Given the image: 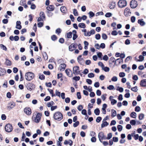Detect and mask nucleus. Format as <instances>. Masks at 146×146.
<instances>
[{
	"instance_id": "1",
	"label": "nucleus",
	"mask_w": 146,
	"mask_h": 146,
	"mask_svg": "<svg viewBox=\"0 0 146 146\" xmlns=\"http://www.w3.org/2000/svg\"><path fill=\"white\" fill-rule=\"evenodd\" d=\"M35 77L34 74L31 72H28L25 74V78L26 80L28 81L31 80Z\"/></svg>"
},
{
	"instance_id": "2",
	"label": "nucleus",
	"mask_w": 146,
	"mask_h": 146,
	"mask_svg": "<svg viewBox=\"0 0 146 146\" xmlns=\"http://www.w3.org/2000/svg\"><path fill=\"white\" fill-rule=\"evenodd\" d=\"M54 118L55 120L60 121L62 119L63 115L60 112L58 111L54 114Z\"/></svg>"
},
{
	"instance_id": "3",
	"label": "nucleus",
	"mask_w": 146,
	"mask_h": 146,
	"mask_svg": "<svg viewBox=\"0 0 146 146\" xmlns=\"http://www.w3.org/2000/svg\"><path fill=\"white\" fill-rule=\"evenodd\" d=\"M127 5V2L125 0H119L118 3V6L121 8L125 7Z\"/></svg>"
},
{
	"instance_id": "4",
	"label": "nucleus",
	"mask_w": 146,
	"mask_h": 146,
	"mask_svg": "<svg viewBox=\"0 0 146 146\" xmlns=\"http://www.w3.org/2000/svg\"><path fill=\"white\" fill-rule=\"evenodd\" d=\"M80 71L79 70V66H75L73 68L72 74L75 75H77L78 74H80L81 76L82 74H80Z\"/></svg>"
},
{
	"instance_id": "5",
	"label": "nucleus",
	"mask_w": 146,
	"mask_h": 146,
	"mask_svg": "<svg viewBox=\"0 0 146 146\" xmlns=\"http://www.w3.org/2000/svg\"><path fill=\"white\" fill-rule=\"evenodd\" d=\"M15 106V103L10 102L7 104V107L8 110H10L11 109L13 108Z\"/></svg>"
},
{
	"instance_id": "6",
	"label": "nucleus",
	"mask_w": 146,
	"mask_h": 146,
	"mask_svg": "<svg viewBox=\"0 0 146 146\" xmlns=\"http://www.w3.org/2000/svg\"><path fill=\"white\" fill-rule=\"evenodd\" d=\"M130 5L131 8H135L137 6V2L136 1L132 0L130 2Z\"/></svg>"
},
{
	"instance_id": "7",
	"label": "nucleus",
	"mask_w": 146,
	"mask_h": 146,
	"mask_svg": "<svg viewBox=\"0 0 146 146\" xmlns=\"http://www.w3.org/2000/svg\"><path fill=\"white\" fill-rule=\"evenodd\" d=\"M41 114L40 113H38L37 114L36 117H35V119L34 120L35 122L36 123H38L40 121Z\"/></svg>"
},
{
	"instance_id": "8",
	"label": "nucleus",
	"mask_w": 146,
	"mask_h": 146,
	"mask_svg": "<svg viewBox=\"0 0 146 146\" xmlns=\"http://www.w3.org/2000/svg\"><path fill=\"white\" fill-rule=\"evenodd\" d=\"M24 112L28 115H30L31 113V109L29 108H25L24 110Z\"/></svg>"
},
{
	"instance_id": "9",
	"label": "nucleus",
	"mask_w": 146,
	"mask_h": 146,
	"mask_svg": "<svg viewBox=\"0 0 146 146\" xmlns=\"http://www.w3.org/2000/svg\"><path fill=\"white\" fill-rule=\"evenodd\" d=\"M131 13L130 12V10L129 8H126L124 10V15L126 17H128L130 15Z\"/></svg>"
},
{
	"instance_id": "10",
	"label": "nucleus",
	"mask_w": 146,
	"mask_h": 146,
	"mask_svg": "<svg viewBox=\"0 0 146 146\" xmlns=\"http://www.w3.org/2000/svg\"><path fill=\"white\" fill-rule=\"evenodd\" d=\"M65 72L67 75L70 77L72 76V73L71 70L69 69H67L65 70Z\"/></svg>"
},
{
	"instance_id": "11",
	"label": "nucleus",
	"mask_w": 146,
	"mask_h": 146,
	"mask_svg": "<svg viewBox=\"0 0 146 146\" xmlns=\"http://www.w3.org/2000/svg\"><path fill=\"white\" fill-rule=\"evenodd\" d=\"M66 67V65L64 64H60L59 67V70L61 71H62L64 70Z\"/></svg>"
},
{
	"instance_id": "12",
	"label": "nucleus",
	"mask_w": 146,
	"mask_h": 146,
	"mask_svg": "<svg viewBox=\"0 0 146 146\" xmlns=\"http://www.w3.org/2000/svg\"><path fill=\"white\" fill-rule=\"evenodd\" d=\"M137 22L141 26H144L146 24L145 22L144 21L143 19L138 20Z\"/></svg>"
},
{
	"instance_id": "13",
	"label": "nucleus",
	"mask_w": 146,
	"mask_h": 146,
	"mask_svg": "<svg viewBox=\"0 0 146 146\" xmlns=\"http://www.w3.org/2000/svg\"><path fill=\"white\" fill-rule=\"evenodd\" d=\"M98 137L99 140L101 142H102L101 140L104 139H105L104 133L102 132L99 133L98 134Z\"/></svg>"
},
{
	"instance_id": "14",
	"label": "nucleus",
	"mask_w": 146,
	"mask_h": 146,
	"mask_svg": "<svg viewBox=\"0 0 146 146\" xmlns=\"http://www.w3.org/2000/svg\"><path fill=\"white\" fill-rule=\"evenodd\" d=\"M115 2H111L109 5V7L110 9H113L115 7Z\"/></svg>"
},
{
	"instance_id": "15",
	"label": "nucleus",
	"mask_w": 146,
	"mask_h": 146,
	"mask_svg": "<svg viewBox=\"0 0 146 146\" xmlns=\"http://www.w3.org/2000/svg\"><path fill=\"white\" fill-rule=\"evenodd\" d=\"M73 142L71 140H65L64 142V145H66L69 144L70 146H72V145Z\"/></svg>"
},
{
	"instance_id": "16",
	"label": "nucleus",
	"mask_w": 146,
	"mask_h": 146,
	"mask_svg": "<svg viewBox=\"0 0 146 146\" xmlns=\"http://www.w3.org/2000/svg\"><path fill=\"white\" fill-rule=\"evenodd\" d=\"M21 22L20 21H17L16 23V28L19 29H20L22 28L21 26Z\"/></svg>"
},
{
	"instance_id": "17",
	"label": "nucleus",
	"mask_w": 146,
	"mask_h": 146,
	"mask_svg": "<svg viewBox=\"0 0 146 146\" xmlns=\"http://www.w3.org/2000/svg\"><path fill=\"white\" fill-rule=\"evenodd\" d=\"M140 85L142 87L146 86V79L142 80L140 82Z\"/></svg>"
},
{
	"instance_id": "18",
	"label": "nucleus",
	"mask_w": 146,
	"mask_h": 146,
	"mask_svg": "<svg viewBox=\"0 0 146 146\" xmlns=\"http://www.w3.org/2000/svg\"><path fill=\"white\" fill-rule=\"evenodd\" d=\"M33 84L29 83L27 86V89L30 91H31L33 89Z\"/></svg>"
},
{
	"instance_id": "19",
	"label": "nucleus",
	"mask_w": 146,
	"mask_h": 146,
	"mask_svg": "<svg viewBox=\"0 0 146 146\" xmlns=\"http://www.w3.org/2000/svg\"><path fill=\"white\" fill-rule=\"evenodd\" d=\"M6 73L5 70L1 68H0V76H3L5 75Z\"/></svg>"
},
{
	"instance_id": "20",
	"label": "nucleus",
	"mask_w": 146,
	"mask_h": 146,
	"mask_svg": "<svg viewBox=\"0 0 146 146\" xmlns=\"http://www.w3.org/2000/svg\"><path fill=\"white\" fill-rule=\"evenodd\" d=\"M73 34V36L72 38L73 40H75L78 37V35L76 34V30H74L72 31Z\"/></svg>"
},
{
	"instance_id": "21",
	"label": "nucleus",
	"mask_w": 146,
	"mask_h": 146,
	"mask_svg": "<svg viewBox=\"0 0 146 146\" xmlns=\"http://www.w3.org/2000/svg\"><path fill=\"white\" fill-rule=\"evenodd\" d=\"M60 10L61 12L63 13H66V8L64 6L61 7L60 8Z\"/></svg>"
},
{
	"instance_id": "22",
	"label": "nucleus",
	"mask_w": 146,
	"mask_h": 146,
	"mask_svg": "<svg viewBox=\"0 0 146 146\" xmlns=\"http://www.w3.org/2000/svg\"><path fill=\"white\" fill-rule=\"evenodd\" d=\"M46 9L48 11H52L54 9V7L52 5H50L47 7Z\"/></svg>"
},
{
	"instance_id": "23",
	"label": "nucleus",
	"mask_w": 146,
	"mask_h": 146,
	"mask_svg": "<svg viewBox=\"0 0 146 146\" xmlns=\"http://www.w3.org/2000/svg\"><path fill=\"white\" fill-rule=\"evenodd\" d=\"M117 114L115 110L113 109L111 110V116L114 117L116 116Z\"/></svg>"
},
{
	"instance_id": "24",
	"label": "nucleus",
	"mask_w": 146,
	"mask_h": 146,
	"mask_svg": "<svg viewBox=\"0 0 146 146\" xmlns=\"http://www.w3.org/2000/svg\"><path fill=\"white\" fill-rule=\"evenodd\" d=\"M5 64L7 66H10L11 65V61L10 60H8V59L6 58V59Z\"/></svg>"
},
{
	"instance_id": "25",
	"label": "nucleus",
	"mask_w": 146,
	"mask_h": 146,
	"mask_svg": "<svg viewBox=\"0 0 146 146\" xmlns=\"http://www.w3.org/2000/svg\"><path fill=\"white\" fill-rule=\"evenodd\" d=\"M108 123L107 121H103L102 123L101 124V127H106L107 125H108Z\"/></svg>"
},
{
	"instance_id": "26",
	"label": "nucleus",
	"mask_w": 146,
	"mask_h": 146,
	"mask_svg": "<svg viewBox=\"0 0 146 146\" xmlns=\"http://www.w3.org/2000/svg\"><path fill=\"white\" fill-rule=\"evenodd\" d=\"M139 59L137 60V61H142L144 60V57L142 55H140L139 56Z\"/></svg>"
},
{
	"instance_id": "27",
	"label": "nucleus",
	"mask_w": 146,
	"mask_h": 146,
	"mask_svg": "<svg viewBox=\"0 0 146 146\" xmlns=\"http://www.w3.org/2000/svg\"><path fill=\"white\" fill-rule=\"evenodd\" d=\"M54 102L52 101H50V102H48L47 103V106L48 107H51L52 106L54 105Z\"/></svg>"
},
{
	"instance_id": "28",
	"label": "nucleus",
	"mask_w": 146,
	"mask_h": 146,
	"mask_svg": "<svg viewBox=\"0 0 146 146\" xmlns=\"http://www.w3.org/2000/svg\"><path fill=\"white\" fill-rule=\"evenodd\" d=\"M84 48L85 50H87L88 49V46L89 45V43L87 41H84Z\"/></svg>"
},
{
	"instance_id": "29",
	"label": "nucleus",
	"mask_w": 146,
	"mask_h": 146,
	"mask_svg": "<svg viewBox=\"0 0 146 146\" xmlns=\"http://www.w3.org/2000/svg\"><path fill=\"white\" fill-rule=\"evenodd\" d=\"M78 27L81 28H84L86 27V25L84 23H81L79 24Z\"/></svg>"
},
{
	"instance_id": "30",
	"label": "nucleus",
	"mask_w": 146,
	"mask_h": 146,
	"mask_svg": "<svg viewBox=\"0 0 146 146\" xmlns=\"http://www.w3.org/2000/svg\"><path fill=\"white\" fill-rule=\"evenodd\" d=\"M94 113L96 115H98L100 113V111L99 109L96 108L94 111Z\"/></svg>"
},
{
	"instance_id": "31",
	"label": "nucleus",
	"mask_w": 146,
	"mask_h": 146,
	"mask_svg": "<svg viewBox=\"0 0 146 146\" xmlns=\"http://www.w3.org/2000/svg\"><path fill=\"white\" fill-rule=\"evenodd\" d=\"M102 70H104L105 72H108L110 71V68L109 67H104V66L102 68Z\"/></svg>"
},
{
	"instance_id": "32",
	"label": "nucleus",
	"mask_w": 146,
	"mask_h": 146,
	"mask_svg": "<svg viewBox=\"0 0 146 146\" xmlns=\"http://www.w3.org/2000/svg\"><path fill=\"white\" fill-rule=\"evenodd\" d=\"M73 13L74 15L77 16L78 15V12L76 9H74L73 10Z\"/></svg>"
},
{
	"instance_id": "33",
	"label": "nucleus",
	"mask_w": 146,
	"mask_h": 146,
	"mask_svg": "<svg viewBox=\"0 0 146 146\" xmlns=\"http://www.w3.org/2000/svg\"><path fill=\"white\" fill-rule=\"evenodd\" d=\"M0 47L1 49L5 51L7 50V48L3 44H0Z\"/></svg>"
},
{
	"instance_id": "34",
	"label": "nucleus",
	"mask_w": 146,
	"mask_h": 146,
	"mask_svg": "<svg viewBox=\"0 0 146 146\" xmlns=\"http://www.w3.org/2000/svg\"><path fill=\"white\" fill-rule=\"evenodd\" d=\"M136 113L135 112H132L130 114L131 117L134 118L136 117Z\"/></svg>"
},
{
	"instance_id": "35",
	"label": "nucleus",
	"mask_w": 146,
	"mask_h": 146,
	"mask_svg": "<svg viewBox=\"0 0 146 146\" xmlns=\"http://www.w3.org/2000/svg\"><path fill=\"white\" fill-rule=\"evenodd\" d=\"M43 58L45 60H47L48 59V57L46 53L44 52L43 53Z\"/></svg>"
},
{
	"instance_id": "36",
	"label": "nucleus",
	"mask_w": 146,
	"mask_h": 146,
	"mask_svg": "<svg viewBox=\"0 0 146 146\" xmlns=\"http://www.w3.org/2000/svg\"><path fill=\"white\" fill-rule=\"evenodd\" d=\"M72 32H70L69 33H68L66 35V37L68 38H70L72 37Z\"/></svg>"
},
{
	"instance_id": "37",
	"label": "nucleus",
	"mask_w": 146,
	"mask_h": 146,
	"mask_svg": "<svg viewBox=\"0 0 146 146\" xmlns=\"http://www.w3.org/2000/svg\"><path fill=\"white\" fill-rule=\"evenodd\" d=\"M40 17L43 18V19H44L45 18V16L44 14V13L43 12H41L40 13Z\"/></svg>"
},
{
	"instance_id": "38",
	"label": "nucleus",
	"mask_w": 146,
	"mask_h": 146,
	"mask_svg": "<svg viewBox=\"0 0 146 146\" xmlns=\"http://www.w3.org/2000/svg\"><path fill=\"white\" fill-rule=\"evenodd\" d=\"M110 61L112 62H114L115 65L116 62L115 61V59L113 57H111L110 59Z\"/></svg>"
},
{
	"instance_id": "39",
	"label": "nucleus",
	"mask_w": 146,
	"mask_h": 146,
	"mask_svg": "<svg viewBox=\"0 0 146 146\" xmlns=\"http://www.w3.org/2000/svg\"><path fill=\"white\" fill-rule=\"evenodd\" d=\"M117 80V78L116 76H113L111 79V81L113 82H116Z\"/></svg>"
},
{
	"instance_id": "40",
	"label": "nucleus",
	"mask_w": 146,
	"mask_h": 146,
	"mask_svg": "<svg viewBox=\"0 0 146 146\" xmlns=\"http://www.w3.org/2000/svg\"><path fill=\"white\" fill-rule=\"evenodd\" d=\"M131 90L132 91H133V92H137V91H138V89H137V86H135V87L132 88L131 89Z\"/></svg>"
},
{
	"instance_id": "41",
	"label": "nucleus",
	"mask_w": 146,
	"mask_h": 146,
	"mask_svg": "<svg viewBox=\"0 0 146 146\" xmlns=\"http://www.w3.org/2000/svg\"><path fill=\"white\" fill-rule=\"evenodd\" d=\"M55 94L56 96L60 97V93L57 90L55 91Z\"/></svg>"
},
{
	"instance_id": "42",
	"label": "nucleus",
	"mask_w": 146,
	"mask_h": 146,
	"mask_svg": "<svg viewBox=\"0 0 146 146\" xmlns=\"http://www.w3.org/2000/svg\"><path fill=\"white\" fill-rule=\"evenodd\" d=\"M125 75V74L123 72H121L119 73V76L120 77H123Z\"/></svg>"
},
{
	"instance_id": "43",
	"label": "nucleus",
	"mask_w": 146,
	"mask_h": 146,
	"mask_svg": "<svg viewBox=\"0 0 146 146\" xmlns=\"http://www.w3.org/2000/svg\"><path fill=\"white\" fill-rule=\"evenodd\" d=\"M88 14L89 15L90 17H94L95 15V14L92 11H90Z\"/></svg>"
},
{
	"instance_id": "44",
	"label": "nucleus",
	"mask_w": 146,
	"mask_h": 146,
	"mask_svg": "<svg viewBox=\"0 0 146 146\" xmlns=\"http://www.w3.org/2000/svg\"><path fill=\"white\" fill-rule=\"evenodd\" d=\"M102 38L104 40H106L107 38L106 35L105 33H102Z\"/></svg>"
},
{
	"instance_id": "45",
	"label": "nucleus",
	"mask_w": 146,
	"mask_h": 146,
	"mask_svg": "<svg viewBox=\"0 0 146 146\" xmlns=\"http://www.w3.org/2000/svg\"><path fill=\"white\" fill-rule=\"evenodd\" d=\"M112 14L110 13H107L105 15V16L106 17H109L111 16Z\"/></svg>"
},
{
	"instance_id": "46",
	"label": "nucleus",
	"mask_w": 146,
	"mask_h": 146,
	"mask_svg": "<svg viewBox=\"0 0 146 146\" xmlns=\"http://www.w3.org/2000/svg\"><path fill=\"white\" fill-rule=\"evenodd\" d=\"M94 76V74L92 73H90L88 74V77L89 78H93Z\"/></svg>"
},
{
	"instance_id": "47",
	"label": "nucleus",
	"mask_w": 146,
	"mask_h": 146,
	"mask_svg": "<svg viewBox=\"0 0 146 146\" xmlns=\"http://www.w3.org/2000/svg\"><path fill=\"white\" fill-rule=\"evenodd\" d=\"M144 115L143 114H140L139 116V118L140 120H142L144 118Z\"/></svg>"
},
{
	"instance_id": "48",
	"label": "nucleus",
	"mask_w": 146,
	"mask_h": 146,
	"mask_svg": "<svg viewBox=\"0 0 146 146\" xmlns=\"http://www.w3.org/2000/svg\"><path fill=\"white\" fill-rule=\"evenodd\" d=\"M111 34L113 35L116 36L118 34V32L115 31H113L111 32Z\"/></svg>"
},
{
	"instance_id": "49",
	"label": "nucleus",
	"mask_w": 146,
	"mask_h": 146,
	"mask_svg": "<svg viewBox=\"0 0 146 146\" xmlns=\"http://www.w3.org/2000/svg\"><path fill=\"white\" fill-rule=\"evenodd\" d=\"M130 123L132 125H135L136 124V121L134 120H132L130 121Z\"/></svg>"
},
{
	"instance_id": "50",
	"label": "nucleus",
	"mask_w": 146,
	"mask_h": 146,
	"mask_svg": "<svg viewBox=\"0 0 146 146\" xmlns=\"http://www.w3.org/2000/svg\"><path fill=\"white\" fill-rule=\"evenodd\" d=\"M107 88L110 90H113L114 89V86L113 85H110L107 87Z\"/></svg>"
},
{
	"instance_id": "51",
	"label": "nucleus",
	"mask_w": 146,
	"mask_h": 146,
	"mask_svg": "<svg viewBox=\"0 0 146 146\" xmlns=\"http://www.w3.org/2000/svg\"><path fill=\"white\" fill-rule=\"evenodd\" d=\"M112 134L111 133H109L108 134V136L106 137V139H111L112 137Z\"/></svg>"
},
{
	"instance_id": "52",
	"label": "nucleus",
	"mask_w": 146,
	"mask_h": 146,
	"mask_svg": "<svg viewBox=\"0 0 146 146\" xmlns=\"http://www.w3.org/2000/svg\"><path fill=\"white\" fill-rule=\"evenodd\" d=\"M116 90L119 91L121 92H123V89L122 88L118 87L117 88Z\"/></svg>"
},
{
	"instance_id": "53",
	"label": "nucleus",
	"mask_w": 146,
	"mask_h": 146,
	"mask_svg": "<svg viewBox=\"0 0 146 146\" xmlns=\"http://www.w3.org/2000/svg\"><path fill=\"white\" fill-rule=\"evenodd\" d=\"M51 38L52 40L54 41L56 40L57 37L55 35H53L51 37Z\"/></svg>"
},
{
	"instance_id": "54",
	"label": "nucleus",
	"mask_w": 146,
	"mask_h": 146,
	"mask_svg": "<svg viewBox=\"0 0 146 146\" xmlns=\"http://www.w3.org/2000/svg\"><path fill=\"white\" fill-rule=\"evenodd\" d=\"M107 96V94H103L101 96V98L102 100L103 101H104L106 98V96Z\"/></svg>"
},
{
	"instance_id": "55",
	"label": "nucleus",
	"mask_w": 146,
	"mask_h": 146,
	"mask_svg": "<svg viewBox=\"0 0 146 146\" xmlns=\"http://www.w3.org/2000/svg\"><path fill=\"white\" fill-rule=\"evenodd\" d=\"M116 24L115 22H113L111 23V26L113 28V29H116Z\"/></svg>"
},
{
	"instance_id": "56",
	"label": "nucleus",
	"mask_w": 146,
	"mask_h": 146,
	"mask_svg": "<svg viewBox=\"0 0 146 146\" xmlns=\"http://www.w3.org/2000/svg\"><path fill=\"white\" fill-rule=\"evenodd\" d=\"M39 76L40 79L42 80L44 79V76L43 74H40Z\"/></svg>"
},
{
	"instance_id": "57",
	"label": "nucleus",
	"mask_w": 146,
	"mask_h": 146,
	"mask_svg": "<svg viewBox=\"0 0 146 146\" xmlns=\"http://www.w3.org/2000/svg\"><path fill=\"white\" fill-rule=\"evenodd\" d=\"M5 130L6 132L8 133L10 132L12 130V128H5Z\"/></svg>"
},
{
	"instance_id": "58",
	"label": "nucleus",
	"mask_w": 146,
	"mask_h": 146,
	"mask_svg": "<svg viewBox=\"0 0 146 146\" xmlns=\"http://www.w3.org/2000/svg\"><path fill=\"white\" fill-rule=\"evenodd\" d=\"M111 104L112 105H114L115 104H116L117 102V101L115 99L111 100Z\"/></svg>"
},
{
	"instance_id": "59",
	"label": "nucleus",
	"mask_w": 146,
	"mask_h": 146,
	"mask_svg": "<svg viewBox=\"0 0 146 146\" xmlns=\"http://www.w3.org/2000/svg\"><path fill=\"white\" fill-rule=\"evenodd\" d=\"M82 114L84 115H87L86 111L85 109L83 110L81 112Z\"/></svg>"
},
{
	"instance_id": "60",
	"label": "nucleus",
	"mask_w": 146,
	"mask_h": 146,
	"mask_svg": "<svg viewBox=\"0 0 146 146\" xmlns=\"http://www.w3.org/2000/svg\"><path fill=\"white\" fill-rule=\"evenodd\" d=\"M95 38L97 40H99L100 38V35L99 34H96L95 35Z\"/></svg>"
},
{
	"instance_id": "61",
	"label": "nucleus",
	"mask_w": 146,
	"mask_h": 146,
	"mask_svg": "<svg viewBox=\"0 0 146 146\" xmlns=\"http://www.w3.org/2000/svg\"><path fill=\"white\" fill-rule=\"evenodd\" d=\"M140 108L138 106H137L135 108V111L137 112H139L140 110Z\"/></svg>"
},
{
	"instance_id": "62",
	"label": "nucleus",
	"mask_w": 146,
	"mask_h": 146,
	"mask_svg": "<svg viewBox=\"0 0 146 146\" xmlns=\"http://www.w3.org/2000/svg\"><path fill=\"white\" fill-rule=\"evenodd\" d=\"M131 22L132 23H134L135 21V17L134 16H132L131 17Z\"/></svg>"
},
{
	"instance_id": "63",
	"label": "nucleus",
	"mask_w": 146,
	"mask_h": 146,
	"mask_svg": "<svg viewBox=\"0 0 146 146\" xmlns=\"http://www.w3.org/2000/svg\"><path fill=\"white\" fill-rule=\"evenodd\" d=\"M80 78L79 76H75L73 78V80L76 81L79 80L80 79Z\"/></svg>"
},
{
	"instance_id": "64",
	"label": "nucleus",
	"mask_w": 146,
	"mask_h": 146,
	"mask_svg": "<svg viewBox=\"0 0 146 146\" xmlns=\"http://www.w3.org/2000/svg\"><path fill=\"white\" fill-rule=\"evenodd\" d=\"M83 108V106L82 105H79L77 108V109L79 111H80Z\"/></svg>"
}]
</instances>
